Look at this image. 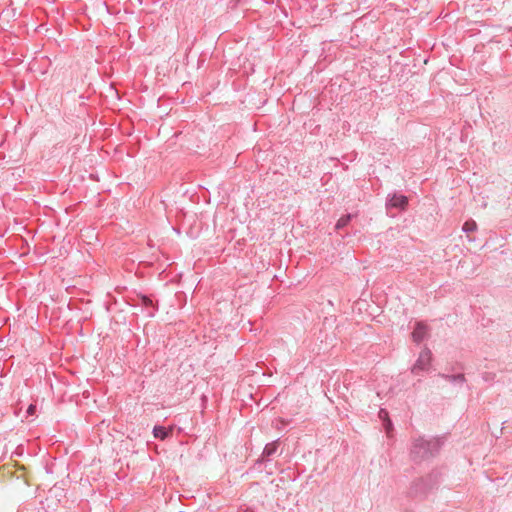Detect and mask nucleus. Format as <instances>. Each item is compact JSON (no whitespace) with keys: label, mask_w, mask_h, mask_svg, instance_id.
Here are the masks:
<instances>
[{"label":"nucleus","mask_w":512,"mask_h":512,"mask_svg":"<svg viewBox=\"0 0 512 512\" xmlns=\"http://www.w3.org/2000/svg\"><path fill=\"white\" fill-rule=\"evenodd\" d=\"M442 443L436 437H419L411 446V457L414 461L420 462L434 457L440 450Z\"/></svg>","instance_id":"f257e3e1"},{"label":"nucleus","mask_w":512,"mask_h":512,"mask_svg":"<svg viewBox=\"0 0 512 512\" xmlns=\"http://www.w3.org/2000/svg\"><path fill=\"white\" fill-rule=\"evenodd\" d=\"M431 359V351L425 348L420 352L418 359L411 369V372L414 375H419L421 372L428 371L431 365Z\"/></svg>","instance_id":"f03ea898"},{"label":"nucleus","mask_w":512,"mask_h":512,"mask_svg":"<svg viewBox=\"0 0 512 512\" xmlns=\"http://www.w3.org/2000/svg\"><path fill=\"white\" fill-rule=\"evenodd\" d=\"M407 203H408V199L406 196H404L402 194L394 193L392 195H389L387 202H386V206L388 208L404 209L406 207Z\"/></svg>","instance_id":"7ed1b4c3"},{"label":"nucleus","mask_w":512,"mask_h":512,"mask_svg":"<svg viewBox=\"0 0 512 512\" xmlns=\"http://www.w3.org/2000/svg\"><path fill=\"white\" fill-rule=\"evenodd\" d=\"M427 335V326L422 322H418L412 332L413 341L416 343H420L425 339Z\"/></svg>","instance_id":"20e7f679"},{"label":"nucleus","mask_w":512,"mask_h":512,"mask_svg":"<svg viewBox=\"0 0 512 512\" xmlns=\"http://www.w3.org/2000/svg\"><path fill=\"white\" fill-rule=\"evenodd\" d=\"M277 452V442L273 441L268 443L263 450L262 457L266 460H269L271 456H273Z\"/></svg>","instance_id":"39448f33"},{"label":"nucleus","mask_w":512,"mask_h":512,"mask_svg":"<svg viewBox=\"0 0 512 512\" xmlns=\"http://www.w3.org/2000/svg\"><path fill=\"white\" fill-rule=\"evenodd\" d=\"M169 432L163 426H155L153 428V435L155 438L164 440L168 436Z\"/></svg>","instance_id":"423d86ee"},{"label":"nucleus","mask_w":512,"mask_h":512,"mask_svg":"<svg viewBox=\"0 0 512 512\" xmlns=\"http://www.w3.org/2000/svg\"><path fill=\"white\" fill-rule=\"evenodd\" d=\"M443 377L451 383L454 384H463L465 381V377L463 374L458 375H443Z\"/></svg>","instance_id":"0eeeda50"},{"label":"nucleus","mask_w":512,"mask_h":512,"mask_svg":"<svg viewBox=\"0 0 512 512\" xmlns=\"http://www.w3.org/2000/svg\"><path fill=\"white\" fill-rule=\"evenodd\" d=\"M352 218V215L351 214H346L344 216H342L336 223L335 225V228L336 229H342L344 228L348 223L349 221L351 220Z\"/></svg>","instance_id":"6e6552de"},{"label":"nucleus","mask_w":512,"mask_h":512,"mask_svg":"<svg viewBox=\"0 0 512 512\" xmlns=\"http://www.w3.org/2000/svg\"><path fill=\"white\" fill-rule=\"evenodd\" d=\"M477 229V224L475 221H467L464 223L462 227V231L465 233L473 232Z\"/></svg>","instance_id":"1a4fd4ad"},{"label":"nucleus","mask_w":512,"mask_h":512,"mask_svg":"<svg viewBox=\"0 0 512 512\" xmlns=\"http://www.w3.org/2000/svg\"><path fill=\"white\" fill-rule=\"evenodd\" d=\"M379 418L382 419L383 421H386V419H389L388 418V412L384 409H380L379 411Z\"/></svg>","instance_id":"9d476101"},{"label":"nucleus","mask_w":512,"mask_h":512,"mask_svg":"<svg viewBox=\"0 0 512 512\" xmlns=\"http://www.w3.org/2000/svg\"><path fill=\"white\" fill-rule=\"evenodd\" d=\"M384 422V428L386 430L387 433L390 432V430L392 429V422L390 419H386V421H383Z\"/></svg>","instance_id":"9b49d317"},{"label":"nucleus","mask_w":512,"mask_h":512,"mask_svg":"<svg viewBox=\"0 0 512 512\" xmlns=\"http://www.w3.org/2000/svg\"><path fill=\"white\" fill-rule=\"evenodd\" d=\"M35 410H36V406L34 404H30L26 411L27 415H29V416L34 415Z\"/></svg>","instance_id":"f8f14e48"},{"label":"nucleus","mask_w":512,"mask_h":512,"mask_svg":"<svg viewBox=\"0 0 512 512\" xmlns=\"http://www.w3.org/2000/svg\"><path fill=\"white\" fill-rule=\"evenodd\" d=\"M467 239H468V241H473V239L470 238L469 236H467Z\"/></svg>","instance_id":"ddd939ff"}]
</instances>
